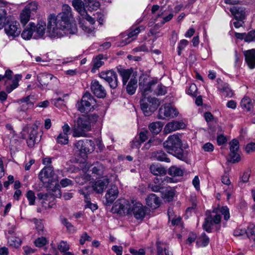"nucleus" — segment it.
<instances>
[{
  "label": "nucleus",
  "mask_w": 255,
  "mask_h": 255,
  "mask_svg": "<svg viewBox=\"0 0 255 255\" xmlns=\"http://www.w3.org/2000/svg\"><path fill=\"white\" fill-rule=\"evenodd\" d=\"M46 33L51 38H59L76 34L77 27L68 4L62 6V11L57 15L51 14L47 18Z\"/></svg>",
  "instance_id": "1"
},
{
  "label": "nucleus",
  "mask_w": 255,
  "mask_h": 255,
  "mask_svg": "<svg viewBox=\"0 0 255 255\" xmlns=\"http://www.w3.org/2000/svg\"><path fill=\"white\" fill-rule=\"evenodd\" d=\"M182 141L180 137L177 134L169 136L167 139L164 142L163 146L171 154H177L176 157L180 159L184 158L181 148Z\"/></svg>",
  "instance_id": "2"
},
{
  "label": "nucleus",
  "mask_w": 255,
  "mask_h": 255,
  "mask_svg": "<svg viewBox=\"0 0 255 255\" xmlns=\"http://www.w3.org/2000/svg\"><path fill=\"white\" fill-rule=\"evenodd\" d=\"M119 73L122 77L124 85H126L129 80L127 86V92L130 95L134 94L137 87V80L133 71L131 69H121L119 70Z\"/></svg>",
  "instance_id": "3"
},
{
  "label": "nucleus",
  "mask_w": 255,
  "mask_h": 255,
  "mask_svg": "<svg viewBox=\"0 0 255 255\" xmlns=\"http://www.w3.org/2000/svg\"><path fill=\"white\" fill-rule=\"evenodd\" d=\"M87 119L85 116L78 118L72 129L73 137L86 136V132L91 129L90 124Z\"/></svg>",
  "instance_id": "4"
},
{
  "label": "nucleus",
  "mask_w": 255,
  "mask_h": 255,
  "mask_svg": "<svg viewBox=\"0 0 255 255\" xmlns=\"http://www.w3.org/2000/svg\"><path fill=\"white\" fill-rule=\"evenodd\" d=\"M39 178L44 184L58 186V177L52 166L43 168L39 174Z\"/></svg>",
  "instance_id": "5"
},
{
  "label": "nucleus",
  "mask_w": 255,
  "mask_h": 255,
  "mask_svg": "<svg viewBox=\"0 0 255 255\" xmlns=\"http://www.w3.org/2000/svg\"><path fill=\"white\" fill-rule=\"evenodd\" d=\"M37 128L35 127H24L20 133V137L27 140V143L29 147H32L38 142L40 139L37 135Z\"/></svg>",
  "instance_id": "6"
},
{
  "label": "nucleus",
  "mask_w": 255,
  "mask_h": 255,
  "mask_svg": "<svg viewBox=\"0 0 255 255\" xmlns=\"http://www.w3.org/2000/svg\"><path fill=\"white\" fill-rule=\"evenodd\" d=\"M96 100L89 93H85L80 102L76 104V107L82 113H87L94 110L96 106Z\"/></svg>",
  "instance_id": "7"
},
{
  "label": "nucleus",
  "mask_w": 255,
  "mask_h": 255,
  "mask_svg": "<svg viewBox=\"0 0 255 255\" xmlns=\"http://www.w3.org/2000/svg\"><path fill=\"white\" fill-rule=\"evenodd\" d=\"M160 105L158 100L155 98L142 97L140 100V107L146 116L151 115Z\"/></svg>",
  "instance_id": "8"
},
{
  "label": "nucleus",
  "mask_w": 255,
  "mask_h": 255,
  "mask_svg": "<svg viewBox=\"0 0 255 255\" xmlns=\"http://www.w3.org/2000/svg\"><path fill=\"white\" fill-rule=\"evenodd\" d=\"M82 18H79V22L80 27L87 33L92 35L94 32V27L92 26L95 22V17L90 16L87 12L85 14L81 15Z\"/></svg>",
  "instance_id": "9"
},
{
  "label": "nucleus",
  "mask_w": 255,
  "mask_h": 255,
  "mask_svg": "<svg viewBox=\"0 0 255 255\" xmlns=\"http://www.w3.org/2000/svg\"><path fill=\"white\" fill-rule=\"evenodd\" d=\"M131 203L125 199L117 200L114 204L112 211L118 214H131Z\"/></svg>",
  "instance_id": "10"
},
{
  "label": "nucleus",
  "mask_w": 255,
  "mask_h": 255,
  "mask_svg": "<svg viewBox=\"0 0 255 255\" xmlns=\"http://www.w3.org/2000/svg\"><path fill=\"white\" fill-rule=\"evenodd\" d=\"M179 114L177 110L169 104L161 107L159 110L158 118L165 119L166 118H173Z\"/></svg>",
  "instance_id": "11"
},
{
  "label": "nucleus",
  "mask_w": 255,
  "mask_h": 255,
  "mask_svg": "<svg viewBox=\"0 0 255 255\" xmlns=\"http://www.w3.org/2000/svg\"><path fill=\"white\" fill-rule=\"evenodd\" d=\"M4 30L8 36L13 37L18 36L21 31L18 22L12 19L7 21L4 26Z\"/></svg>",
  "instance_id": "12"
},
{
  "label": "nucleus",
  "mask_w": 255,
  "mask_h": 255,
  "mask_svg": "<svg viewBox=\"0 0 255 255\" xmlns=\"http://www.w3.org/2000/svg\"><path fill=\"white\" fill-rule=\"evenodd\" d=\"M130 211L131 214H133L136 219L142 220L145 216L146 208L139 202L132 201L131 203Z\"/></svg>",
  "instance_id": "13"
},
{
  "label": "nucleus",
  "mask_w": 255,
  "mask_h": 255,
  "mask_svg": "<svg viewBox=\"0 0 255 255\" xmlns=\"http://www.w3.org/2000/svg\"><path fill=\"white\" fill-rule=\"evenodd\" d=\"M100 77L106 81L113 88H116L118 86V77L115 72L112 70L102 71L100 74Z\"/></svg>",
  "instance_id": "14"
},
{
  "label": "nucleus",
  "mask_w": 255,
  "mask_h": 255,
  "mask_svg": "<svg viewBox=\"0 0 255 255\" xmlns=\"http://www.w3.org/2000/svg\"><path fill=\"white\" fill-rule=\"evenodd\" d=\"M35 102V99L33 95L27 96L21 99H18L16 101L17 104L20 105V107L18 109L19 111L23 112H25L29 109L32 108Z\"/></svg>",
  "instance_id": "15"
},
{
  "label": "nucleus",
  "mask_w": 255,
  "mask_h": 255,
  "mask_svg": "<svg viewBox=\"0 0 255 255\" xmlns=\"http://www.w3.org/2000/svg\"><path fill=\"white\" fill-rule=\"evenodd\" d=\"M75 146L81 153L91 152L95 148V144L91 140H80L75 143Z\"/></svg>",
  "instance_id": "16"
},
{
  "label": "nucleus",
  "mask_w": 255,
  "mask_h": 255,
  "mask_svg": "<svg viewBox=\"0 0 255 255\" xmlns=\"http://www.w3.org/2000/svg\"><path fill=\"white\" fill-rule=\"evenodd\" d=\"M230 156L233 162H238L241 160L239 154V142L233 139L230 143Z\"/></svg>",
  "instance_id": "17"
},
{
  "label": "nucleus",
  "mask_w": 255,
  "mask_h": 255,
  "mask_svg": "<svg viewBox=\"0 0 255 255\" xmlns=\"http://www.w3.org/2000/svg\"><path fill=\"white\" fill-rule=\"evenodd\" d=\"M172 179L169 177H156L153 183L149 185V187L153 192L160 191L163 188V186L167 183L172 182Z\"/></svg>",
  "instance_id": "18"
},
{
  "label": "nucleus",
  "mask_w": 255,
  "mask_h": 255,
  "mask_svg": "<svg viewBox=\"0 0 255 255\" xmlns=\"http://www.w3.org/2000/svg\"><path fill=\"white\" fill-rule=\"evenodd\" d=\"M46 26L47 27V24L43 21H39L36 24L34 23V27H33L34 39H38L44 38Z\"/></svg>",
  "instance_id": "19"
},
{
  "label": "nucleus",
  "mask_w": 255,
  "mask_h": 255,
  "mask_svg": "<svg viewBox=\"0 0 255 255\" xmlns=\"http://www.w3.org/2000/svg\"><path fill=\"white\" fill-rule=\"evenodd\" d=\"M159 8V6L158 5H154L152 7L151 11L153 14H155L154 16L155 20H156V19L159 17H162V20L161 23V24H163L170 21L173 18V14L172 13H169L167 16H163L164 15L165 10L162 8L160 10L157 14H155L156 12L158 11Z\"/></svg>",
  "instance_id": "20"
},
{
  "label": "nucleus",
  "mask_w": 255,
  "mask_h": 255,
  "mask_svg": "<svg viewBox=\"0 0 255 255\" xmlns=\"http://www.w3.org/2000/svg\"><path fill=\"white\" fill-rule=\"evenodd\" d=\"M22 77L21 74H15L11 79V83H9V81H5L4 86L6 92L10 93L17 88L19 86V82L21 80Z\"/></svg>",
  "instance_id": "21"
},
{
  "label": "nucleus",
  "mask_w": 255,
  "mask_h": 255,
  "mask_svg": "<svg viewBox=\"0 0 255 255\" xmlns=\"http://www.w3.org/2000/svg\"><path fill=\"white\" fill-rule=\"evenodd\" d=\"M91 88L93 93L99 98L105 97L106 93L103 86L97 80H93L91 83Z\"/></svg>",
  "instance_id": "22"
},
{
  "label": "nucleus",
  "mask_w": 255,
  "mask_h": 255,
  "mask_svg": "<svg viewBox=\"0 0 255 255\" xmlns=\"http://www.w3.org/2000/svg\"><path fill=\"white\" fill-rule=\"evenodd\" d=\"M244 54L246 62L250 69L255 67V49L245 51Z\"/></svg>",
  "instance_id": "23"
},
{
  "label": "nucleus",
  "mask_w": 255,
  "mask_h": 255,
  "mask_svg": "<svg viewBox=\"0 0 255 255\" xmlns=\"http://www.w3.org/2000/svg\"><path fill=\"white\" fill-rule=\"evenodd\" d=\"M185 125L183 122L173 121L168 123L164 128L166 133H170L176 130L184 128Z\"/></svg>",
  "instance_id": "24"
},
{
  "label": "nucleus",
  "mask_w": 255,
  "mask_h": 255,
  "mask_svg": "<svg viewBox=\"0 0 255 255\" xmlns=\"http://www.w3.org/2000/svg\"><path fill=\"white\" fill-rule=\"evenodd\" d=\"M109 183V179L107 178L98 180L93 185V190L98 193H102L104 190L107 188Z\"/></svg>",
  "instance_id": "25"
},
{
  "label": "nucleus",
  "mask_w": 255,
  "mask_h": 255,
  "mask_svg": "<svg viewBox=\"0 0 255 255\" xmlns=\"http://www.w3.org/2000/svg\"><path fill=\"white\" fill-rule=\"evenodd\" d=\"M91 167V169H90V167H88V171H90V173H92L93 177L95 176L97 178L104 175L105 167L102 164L97 162L94 164Z\"/></svg>",
  "instance_id": "26"
},
{
  "label": "nucleus",
  "mask_w": 255,
  "mask_h": 255,
  "mask_svg": "<svg viewBox=\"0 0 255 255\" xmlns=\"http://www.w3.org/2000/svg\"><path fill=\"white\" fill-rule=\"evenodd\" d=\"M119 194L118 187L115 185L111 186V188L107 191L105 195L107 202L108 203H113L117 198Z\"/></svg>",
  "instance_id": "27"
},
{
  "label": "nucleus",
  "mask_w": 255,
  "mask_h": 255,
  "mask_svg": "<svg viewBox=\"0 0 255 255\" xmlns=\"http://www.w3.org/2000/svg\"><path fill=\"white\" fill-rule=\"evenodd\" d=\"M219 81H221V79L217 80L218 83H219ZM217 88L222 93V96L225 97L231 98L234 95L232 90L230 89L227 83L219 84Z\"/></svg>",
  "instance_id": "28"
},
{
  "label": "nucleus",
  "mask_w": 255,
  "mask_h": 255,
  "mask_svg": "<svg viewBox=\"0 0 255 255\" xmlns=\"http://www.w3.org/2000/svg\"><path fill=\"white\" fill-rule=\"evenodd\" d=\"M157 83L156 80H151L146 84L139 83V89L141 92L143 97H147L146 95L149 92L151 91V89L153 86Z\"/></svg>",
  "instance_id": "29"
},
{
  "label": "nucleus",
  "mask_w": 255,
  "mask_h": 255,
  "mask_svg": "<svg viewBox=\"0 0 255 255\" xmlns=\"http://www.w3.org/2000/svg\"><path fill=\"white\" fill-rule=\"evenodd\" d=\"M34 22H30L25 28L21 34V37L25 40H29L31 38L34 39L33 28Z\"/></svg>",
  "instance_id": "30"
},
{
  "label": "nucleus",
  "mask_w": 255,
  "mask_h": 255,
  "mask_svg": "<svg viewBox=\"0 0 255 255\" xmlns=\"http://www.w3.org/2000/svg\"><path fill=\"white\" fill-rule=\"evenodd\" d=\"M53 78H55L53 75L46 73H40L37 75V80L42 87H46Z\"/></svg>",
  "instance_id": "31"
},
{
  "label": "nucleus",
  "mask_w": 255,
  "mask_h": 255,
  "mask_svg": "<svg viewBox=\"0 0 255 255\" xmlns=\"http://www.w3.org/2000/svg\"><path fill=\"white\" fill-rule=\"evenodd\" d=\"M221 180L222 182L224 184L227 186V188L225 189V192L226 193L227 199L229 200L231 196L232 192L233 190V185L231 183L229 175L227 174L224 175L222 177Z\"/></svg>",
  "instance_id": "32"
},
{
  "label": "nucleus",
  "mask_w": 255,
  "mask_h": 255,
  "mask_svg": "<svg viewBox=\"0 0 255 255\" xmlns=\"http://www.w3.org/2000/svg\"><path fill=\"white\" fill-rule=\"evenodd\" d=\"M160 200L154 194H150L146 199V205L152 209H156L160 205Z\"/></svg>",
  "instance_id": "33"
},
{
  "label": "nucleus",
  "mask_w": 255,
  "mask_h": 255,
  "mask_svg": "<svg viewBox=\"0 0 255 255\" xmlns=\"http://www.w3.org/2000/svg\"><path fill=\"white\" fill-rule=\"evenodd\" d=\"M106 58L102 54H99L94 58L92 60L93 68L91 71L95 73L97 69L104 64V60Z\"/></svg>",
  "instance_id": "34"
},
{
  "label": "nucleus",
  "mask_w": 255,
  "mask_h": 255,
  "mask_svg": "<svg viewBox=\"0 0 255 255\" xmlns=\"http://www.w3.org/2000/svg\"><path fill=\"white\" fill-rule=\"evenodd\" d=\"M230 11L236 20H242L245 16V11L243 8L233 6L230 8Z\"/></svg>",
  "instance_id": "35"
},
{
  "label": "nucleus",
  "mask_w": 255,
  "mask_h": 255,
  "mask_svg": "<svg viewBox=\"0 0 255 255\" xmlns=\"http://www.w3.org/2000/svg\"><path fill=\"white\" fill-rule=\"evenodd\" d=\"M150 170L153 174L159 176V177H161L166 173L165 169L159 164H152L150 166Z\"/></svg>",
  "instance_id": "36"
},
{
  "label": "nucleus",
  "mask_w": 255,
  "mask_h": 255,
  "mask_svg": "<svg viewBox=\"0 0 255 255\" xmlns=\"http://www.w3.org/2000/svg\"><path fill=\"white\" fill-rule=\"evenodd\" d=\"M72 5L80 15L85 14L84 3L81 0H73Z\"/></svg>",
  "instance_id": "37"
},
{
  "label": "nucleus",
  "mask_w": 255,
  "mask_h": 255,
  "mask_svg": "<svg viewBox=\"0 0 255 255\" xmlns=\"http://www.w3.org/2000/svg\"><path fill=\"white\" fill-rule=\"evenodd\" d=\"M38 8V3L35 1H32L28 3L23 9L26 11L31 15L34 14L37 12Z\"/></svg>",
  "instance_id": "38"
},
{
  "label": "nucleus",
  "mask_w": 255,
  "mask_h": 255,
  "mask_svg": "<svg viewBox=\"0 0 255 255\" xmlns=\"http://www.w3.org/2000/svg\"><path fill=\"white\" fill-rule=\"evenodd\" d=\"M37 197L39 199L42 200V202H41L43 207H44L45 209L50 208L52 207V206L48 204L47 201L51 199H53V197L51 195H49L48 194H43L42 193H39L37 194Z\"/></svg>",
  "instance_id": "39"
},
{
  "label": "nucleus",
  "mask_w": 255,
  "mask_h": 255,
  "mask_svg": "<svg viewBox=\"0 0 255 255\" xmlns=\"http://www.w3.org/2000/svg\"><path fill=\"white\" fill-rule=\"evenodd\" d=\"M93 179V177L92 178ZM92 179L91 176L90 175V171H88L87 172L83 174V175H81L79 176H77L76 178V182L79 185H83L86 183L87 181H90Z\"/></svg>",
  "instance_id": "40"
},
{
  "label": "nucleus",
  "mask_w": 255,
  "mask_h": 255,
  "mask_svg": "<svg viewBox=\"0 0 255 255\" xmlns=\"http://www.w3.org/2000/svg\"><path fill=\"white\" fill-rule=\"evenodd\" d=\"M86 7L89 11L96 10L100 7V2L97 0H85Z\"/></svg>",
  "instance_id": "41"
},
{
  "label": "nucleus",
  "mask_w": 255,
  "mask_h": 255,
  "mask_svg": "<svg viewBox=\"0 0 255 255\" xmlns=\"http://www.w3.org/2000/svg\"><path fill=\"white\" fill-rule=\"evenodd\" d=\"M242 108L246 111H250L253 107V104L250 98L245 97L241 102Z\"/></svg>",
  "instance_id": "42"
},
{
  "label": "nucleus",
  "mask_w": 255,
  "mask_h": 255,
  "mask_svg": "<svg viewBox=\"0 0 255 255\" xmlns=\"http://www.w3.org/2000/svg\"><path fill=\"white\" fill-rule=\"evenodd\" d=\"M163 126L161 122H156L150 124L148 128L151 132L154 134H157L161 130Z\"/></svg>",
  "instance_id": "43"
},
{
  "label": "nucleus",
  "mask_w": 255,
  "mask_h": 255,
  "mask_svg": "<svg viewBox=\"0 0 255 255\" xmlns=\"http://www.w3.org/2000/svg\"><path fill=\"white\" fill-rule=\"evenodd\" d=\"M8 243L11 247L18 248L21 246V240L18 237L11 236L8 237Z\"/></svg>",
  "instance_id": "44"
},
{
  "label": "nucleus",
  "mask_w": 255,
  "mask_h": 255,
  "mask_svg": "<svg viewBox=\"0 0 255 255\" xmlns=\"http://www.w3.org/2000/svg\"><path fill=\"white\" fill-rule=\"evenodd\" d=\"M175 195V191L171 188H166L163 191L162 197L167 201H170L172 200Z\"/></svg>",
  "instance_id": "45"
},
{
  "label": "nucleus",
  "mask_w": 255,
  "mask_h": 255,
  "mask_svg": "<svg viewBox=\"0 0 255 255\" xmlns=\"http://www.w3.org/2000/svg\"><path fill=\"white\" fill-rule=\"evenodd\" d=\"M30 17L31 15L23 9L19 15L20 21L22 24L25 25L29 20Z\"/></svg>",
  "instance_id": "46"
},
{
  "label": "nucleus",
  "mask_w": 255,
  "mask_h": 255,
  "mask_svg": "<svg viewBox=\"0 0 255 255\" xmlns=\"http://www.w3.org/2000/svg\"><path fill=\"white\" fill-rule=\"evenodd\" d=\"M209 243V238L205 234H202L197 242V244L201 247L207 246Z\"/></svg>",
  "instance_id": "47"
},
{
  "label": "nucleus",
  "mask_w": 255,
  "mask_h": 255,
  "mask_svg": "<svg viewBox=\"0 0 255 255\" xmlns=\"http://www.w3.org/2000/svg\"><path fill=\"white\" fill-rule=\"evenodd\" d=\"M169 174L172 176H180L183 174L182 170L176 166H172L169 168Z\"/></svg>",
  "instance_id": "48"
},
{
  "label": "nucleus",
  "mask_w": 255,
  "mask_h": 255,
  "mask_svg": "<svg viewBox=\"0 0 255 255\" xmlns=\"http://www.w3.org/2000/svg\"><path fill=\"white\" fill-rule=\"evenodd\" d=\"M155 158L157 160L169 162L170 159L167 157V155L163 152L160 151L155 153Z\"/></svg>",
  "instance_id": "49"
},
{
  "label": "nucleus",
  "mask_w": 255,
  "mask_h": 255,
  "mask_svg": "<svg viewBox=\"0 0 255 255\" xmlns=\"http://www.w3.org/2000/svg\"><path fill=\"white\" fill-rule=\"evenodd\" d=\"M144 29L143 26H140L138 27H136L133 29H131V31L128 33V34L129 35L132 40H133L137 37V34L141 31Z\"/></svg>",
  "instance_id": "50"
},
{
  "label": "nucleus",
  "mask_w": 255,
  "mask_h": 255,
  "mask_svg": "<svg viewBox=\"0 0 255 255\" xmlns=\"http://www.w3.org/2000/svg\"><path fill=\"white\" fill-rule=\"evenodd\" d=\"M154 93L157 96L164 95L167 93L166 87L161 84H158L154 91Z\"/></svg>",
  "instance_id": "51"
},
{
  "label": "nucleus",
  "mask_w": 255,
  "mask_h": 255,
  "mask_svg": "<svg viewBox=\"0 0 255 255\" xmlns=\"http://www.w3.org/2000/svg\"><path fill=\"white\" fill-rule=\"evenodd\" d=\"M57 142L61 144H66L68 143V137L67 135L60 133L56 138Z\"/></svg>",
  "instance_id": "52"
},
{
  "label": "nucleus",
  "mask_w": 255,
  "mask_h": 255,
  "mask_svg": "<svg viewBox=\"0 0 255 255\" xmlns=\"http://www.w3.org/2000/svg\"><path fill=\"white\" fill-rule=\"evenodd\" d=\"M91 187L90 186H85L78 190V192L84 196V200L89 199V195L90 193Z\"/></svg>",
  "instance_id": "53"
},
{
  "label": "nucleus",
  "mask_w": 255,
  "mask_h": 255,
  "mask_svg": "<svg viewBox=\"0 0 255 255\" xmlns=\"http://www.w3.org/2000/svg\"><path fill=\"white\" fill-rule=\"evenodd\" d=\"M187 93L193 97H195L197 95V88L195 84H191L187 88Z\"/></svg>",
  "instance_id": "54"
},
{
  "label": "nucleus",
  "mask_w": 255,
  "mask_h": 255,
  "mask_svg": "<svg viewBox=\"0 0 255 255\" xmlns=\"http://www.w3.org/2000/svg\"><path fill=\"white\" fill-rule=\"evenodd\" d=\"M214 223L211 218L209 216L205 219V222L203 225V228L207 232H211V229Z\"/></svg>",
  "instance_id": "55"
},
{
  "label": "nucleus",
  "mask_w": 255,
  "mask_h": 255,
  "mask_svg": "<svg viewBox=\"0 0 255 255\" xmlns=\"http://www.w3.org/2000/svg\"><path fill=\"white\" fill-rule=\"evenodd\" d=\"M168 216H169V220L171 221V224L173 225H179L181 223V218L180 217H175V218H172V215H170L171 212L170 210L169 209L168 211Z\"/></svg>",
  "instance_id": "56"
},
{
  "label": "nucleus",
  "mask_w": 255,
  "mask_h": 255,
  "mask_svg": "<svg viewBox=\"0 0 255 255\" xmlns=\"http://www.w3.org/2000/svg\"><path fill=\"white\" fill-rule=\"evenodd\" d=\"M57 248L61 252L64 253L69 250V245L66 242L62 241L58 244Z\"/></svg>",
  "instance_id": "57"
},
{
  "label": "nucleus",
  "mask_w": 255,
  "mask_h": 255,
  "mask_svg": "<svg viewBox=\"0 0 255 255\" xmlns=\"http://www.w3.org/2000/svg\"><path fill=\"white\" fill-rule=\"evenodd\" d=\"M26 196L29 201V205H34L35 200V196L34 193L32 191L29 190L27 192Z\"/></svg>",
  "instance_id": "58"
},
{
  "label": "nucleus",
  "mask_w": 255,
  "mask_h": 255,
  "mask_svg": "<svg viewBox=\"0 0 255 255\" xmlns=\"http://www.w3.org/2000/svg\"><path fill=\"white\" fill-rule=\"evenodd\" d=\"M47 243L46 238L43 237L38 238L34 241L35 246L38 247H42L45 245Z\"/></svg>",
  "instance_id": "59"
},
{
  "label": "nucleus",
  "mask_w": 255,
  "mask_h": 255,
  "mask_svg": "<svg viewBox=\"0 0 255 255\" xmlns=\"http://www.w3.org/2000/svg\"><path fill=\"white\" fill-rule=\"evenodd\" d=\"M209 217L211 218L213 223L215 224H218L221 222V217L220 215L217 214L215 212H213Z\"/></svg>",
  "instance_id": "60"
},
{
  "label": "nucleus",
  "mask_w": 255,
  "mask_h": 255,
  "mask_svg": "<svg viewBox=\"0 0 255 255\" xmlns=\"http://www.w3.org/2000/svg\"><path fill=\"white\" fill-rule=\"evenodd\" d=\"M157 255H173L172 253L167 249L164 248L163 250L162 248L159 245L157 247Z\"/></svg>",
  "instance_id": "61"
},
{
  "label": "nucleus",
  "mask_w": 255,
  "mask_h": 255,
  "mask_svg": "<svg viewBox=\"0 0 255 255\" xmlns=\"http://www.w3.org/2000/svg\"><path fill=\"white\" fill-rule=\"evenodd\" d=\"M132 39L129 37V35L128 34H124L122 36L121 44V45L123 46L128 43H129L132 41Z\"/></svg>",
  "instance_id": "62"
},
{
  "label": "nucleus",
  "mask_w": 255,
  "mask_h": 255,
  "mask_svg": "<svg viewBox=\"0 0 255 255\" xmlns=\"http://www.w3.org/2000/svg\"><path fill=\"white\" fill-rule=\"evenodd\" d=\"M220 212L223 215H224L225 220L227 221L229 219L230 217L229 209L227 206L222 207L220 209Z\"/></svg>",
  "instance_id": "63"
},
{
  "label": "nucleus",
  "mask_w": 255,
  "mask_h": 255,
  "mask_svg": "<svg viewBox=\"0 0 255 255\" xmlns=\"http://www.w3.org/2000/svg\"><path fill=\"white\" fill-rule=\"evenodd\" d=\"M254 41H255V30L251 31L247 34L246 33L245 41L250 42Z\"/></svg>",
  "instance_id": "64"
}]
</instances>
